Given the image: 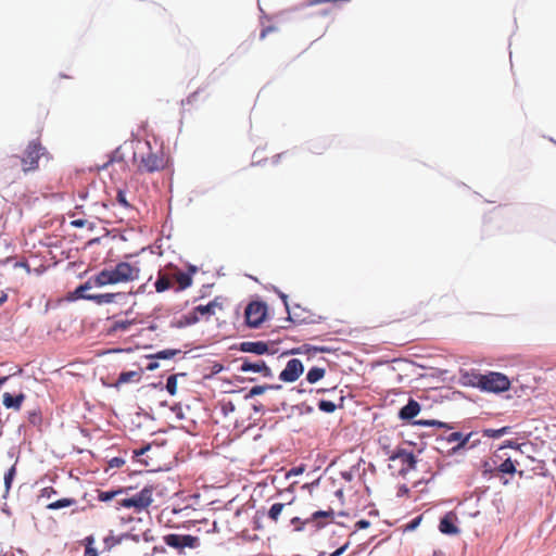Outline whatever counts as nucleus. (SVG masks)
<instances>
[{
    "label": "nucleus",
    "instance_id": "1",
    "mask_svg": "<svg viewBox=\"0 0 556 556\" xmlns=\"http://www.w3.org/2000/svg\"><path fill=\"white\" fill-rule=\"evenodd\" d=\"M472 386L480 388L483 391L500 393L509 389V379L501 372L491 371L486 375H475Z\"/></svg>",
    "mask_w": 556,
    "mask_h": 556
},
{
    "label": "nucleus",
    "instance_id": "2",
    "mask_svg": "<svg viewBox=\"0 0 556 556\" xmlns=\"http://www.w3.org/2000/svg\"><path fill=\"white\" fill-rule=\"evenodd\" d=\"M152 493L153 490L151 486H144L140 492H138L134 496L124 498L121 502V506L125 508H136L139 511L146 509L151 505L153 501Z\"/></svg>",
    "mask_w": 556,
    "mask_h": 556
},
{
    "label": "nucleus",
    "instance_id": "3",
    "mask_svg": "<svg viewBox=\"0 0 556 556\" xmlns=\"http://www.w3.org/2000/svg\"><path fill=\"white\" fill-rule=\"evenodd\" d=\"M45 148L36 141L28 143L24 156L22 157L23 170L25 173L38 167V160L43 155Z\"/></svg>",
    "mask_w": 556,
    "mask_h": 556
},
{
    "label": "nucleus",
    "instance_id": "4",
    "mask_svg": "<svg viewBox=\"0 0 556 556\" xmlns=\"http://www.w3.org/2000/svg\"><path fill=\"white\" fill-rule=\"evenodd\" d=\"M267 313V306L263 302H251L244 312L245 320L249 327L258 328L264 321Z\"/></svg>",
    "mask_w": 556,
    "mask_h": 556
},
{
    "label": "nucleus",
    "instance_id": "5",
    "mask_svg": "<svg viewBox=\"0 0 556 556\" xmlns=\"http://www.w3.org/2000/svg\"><path fill=\"white\" fill-rule=\"evenodd\" d=\"M111 270L114 278L113 280H115L116 283L134 281L139 278L140 273L138 267L132 266L127 262H119L111 268Z\"/></svg>",
    "mask_w": 556,
    "mask_h": 556
},
{
    "label": "nucleus",
    "instance_id": "6",
    "mask_svg": "<svg viewBox=\"0 0 556 556\" xmlns=\"http://www.w3.org/2000/svg\"><path fill=\"white\" fill-rule=\"evenodd\" d=\"M304 372L303 363L299 358H291L279 374V380L286 383L296 381Z\"/></svg>",
    "mask_w": 556,
    "mask_h": 556
},
{
    "label": "nucleus",
    "instance_id": "7",
    "mask_svg": "<svg viewBox=\"0 0 556 556\" xmlns=\"http://www.w3.org/2000/svg\"><path fill=\"white\" fill-rule=\"evenodd\" d=\"M389 459H401V462L406 466L400 470V475L403 477L406 476L409 470H414L417 465V458L414 453L405 448H397L390 455Z\"/></svg>",
    "mask_w": 556,
    "mask_h": 556
},
{
    "label": "nucleus",
    "instance_id": "8",
    "mask_svg": "<svg viewBox=\"0 0 556 556\" xmlns=\"http://www.w3.org/2000/svg\"><path fill=\"white\" fill-rule=\"evenodd\" d=\"M238 350L243 353H251L255 355L269 354V346L264 341H243L238 345Z\"/></svg>",
    "mask_w": 556,
    "mask_h": 556
},
{
    "label": "nucleus",
    "instance_id": "9",
    "mask_svg": "<svg viewBox=\"0 0 556 556\" xmlns=\"http://www.w3.org/2000/svg\"><path fill=\"white\" fill-rule=\"evenodd\" d=\"M333 516V510H317L312 514V516L302 522V527H298L296 531H303L305 529V526L312 525L315 527L316 530L321 529L325 523L320 522L319 519L321 518H329Z\"/></svg>",
    "mask_w": 556,
    "mask_h": 556
},
{
    "label": "nucleus",
    "instance_id": "10",
    "mask_svg": "<svg viewBox=\"0 0 556 556\" xmlns=\"http://www.w3.org/2000/svg\"><path fill=\"white\" fill-rule=\"evenodd\" d=\"M457 519L456 515L453 511L445 514L439 525V530L443 534L455 535L459 533V529L454 525V521Z\"/></svg>",
    "mask_w": 556,
    "mask_h": 556
},
{
    "label": "nucleus",
    "instance_id": "11",
    "mask_svg": "<svg viewBox=\"0 0 556 556\" xmlns=\"http://www.w3.org/2000/svg\"><path fill=\"white\" fill-rule=\"evenodd\" d=\"M163 159L153 152L141 156V165L149 173L156 172L163 167Z\"/></svg>",
    "mask_w": 556,
    "mask_h": 556
},
{
    "label": "nucleus",
    "instance_id": "12",
    "mask_svg": "<svg viewBox=\"0 0 556 556\" xmlns=\"http://www.w3.org/2000/svg\"><path fill=\"white\" fill-rule=\"evenodd\" d=\"M420 412V405L414 399H409L399 412V418L402 420H410L416 417Z\"/></svg>",
    "mask_w": 556,
    "mask_h": 556
},
{
    "label": "nucleus",
    "instance_id": "13",
    "mask_svg": "<svg viewBox=\"0 0 556 556\" xmlns=\"http://www.w3.org/2000/svg\"><path fill=\"white\" fill-rule=\"evenodd\" d=\"M126 295L124 293H103V294H93L87 296L89 301L97 303L98 305L109 304L116 302L117 299H123Z\"/></svg>",
    "mask_w": 556,
    "mask_h": 556
},
{
    "label": "nucleus",
    "instance_id": "14",
    "mask_svg": "<svg viewBox=\"0 0 556 556\" xmlns=\"http://www.w3.org/2000/svg\"><path fill=\"white\" fill-rule=\"evenodd\" d=\"M25 400L24 393H18L16 395H12L9 392L3 394V405L7 408L18 410Z\"/></svg>",
    "mask_w": 556,
    "mask_h": 556
},
{
    "label": "nucleus",
    "instance_id": "15",
    "mask_svg": "<svg viewBox=\"0 0 556 556\" xmlns=\"http://www.w3.org/2000/svg\"><path fill=\"white\" fill-rule=\"evenodd\" d=\"M96 287H104L106 285H115V280H113V274L111 268H104L100 273H98L94 277H92Z\"/></svg>",
    "mask_w": 556,
    "mask_h": 556
},
{
    "label": "nucleus",
    "instance_id": "16",
    "mask_svg": "<svg viewBox=\"0 0 556 556\" xmlns=\"http://www.w3.org/2000/svg\"><path fill=\"white\" fill-rule=\"evenodd\" d=\"M238 362H240L238 370L241 372H260L264 363V361L251 362L249 357H240Z\"/></svg>",
    "mask_w": 556,
    "mask_h": 556
},
{
    "label": "nucleus",
    "instance_id": "17",
    "mask_svg": "<svg viewBox=\"0 0 556 556\" xmlns=\"http://www.w3.org/2000/svg\"><path fill=\"white\" fill-rule=\"evenodd\" d=\"M93 287H96V286H94L92 277H91L85 283H81L75 288V290L73 292V296L75 299L88 300L87 296L92 295V293H87V291L92 289Z\"/></svg>",
    "mask_w": 556,
    "mask_h": 556
},
{
    "label": "nucleus",
    "instance_id": "18",
    "mask_svg": "<svg viewBox=\"0 0 556 556\" xmlns=\"http://www.w3.org/2000/svg\"><path fill=\"white\" fill-rule=\"evenodd\" d=\"M141 378V374L139 371H122L117 378V381L115 383L116 387L128 383L130 381H139Z\"/></svg>",
    "mask_w": 556,
    "mask_h": 556
},
{
    "label": "nucleus",
    "instance_id": "19",
    "mask_svg": "<svg viewBox=\"0 0 556 556\" xmlns=\"http://www.w3.org/2000/svg\"><path fill=\"white\" fill-rule=\"evenodd\" d=\"M180 353H181V351L178 349H166V350L159 351L154 354L148 355L147 358H149V359H170Z\"/></svg>",
    "mask_w": 556,
    "mask_h": 556
},
{
    "label": "nucleus",
    "instance_id": "20",
    "mask_svg": "<svg viewBox=\"0 0 556 556\" xmlns=\"http://www.w3.org/2000/svg\"><path fill=\"white\" fill-rule=\"evenodd\" d=\"M175 279L178 283V291L185 290L189 288L192 285V277L190 274H187L185 271H178L175 275Z\"/></svg>",
    "mask_w": 556,
    "mask_h": 556
},
{
    "label": "nucleus",
    "instance_id": "21",
    "mask_svg": "<svg viewBox=\"0 0 556 556\" xmlns=\"http://www.w3.org/2000/svg\"><path fill=\"white\" fill-rule=\"evenodd\" d=\"M326 370L321 367H312L306 374V381L309 383H316L324 378Z\"/></svg>",
    "mask_w": 556,
    "mask_h": 556
},
{
    "label": "nucleus",
    "instance_id": "22",
    "mask_svg": "<svg viewBox=\"0 0 556 556\" xmlns=\"http://www.w3.org/2000/svg\"><path fill=\"white\" fill-rule=\"evenodd\" d=\"M198 320H199V318H198L197 314L193 312L191 314L184 316L181 319H179L177 321H173L170 324V326L174 328H184L186 326L195 324Z\"/></svg>",
    "mask_w": 556,
    "mask_h": 556
},
{
    "label": "nucleus",
    "instance_id": "23",
    "mask_svg": "<svg viewBox=\"0 0 556 556\" xmlns=\"http://www.w3.org/2000/svg\"><path fill=\"white\" fill-rule=\"evenodd\" d=\"M76 501L74 498H61L49 503L46 507L49 510H58L74 505Z\"/></svg>",
    "mask_w": 556,
    "mask_h": 556
},
{
    "label": "nucleus",
    "instance_id": "24",
    "mask_svg": "<svg viewBox=\"0 0 556 556\" xmlns=\"http://www.w3.org/2000/svg\"><path fill=\"white\" fill-rule=\"evenodd\" d=\"M510 431H511V428L508 426L502 427L500 429H484L483 435L488 437V438H492V439H498L505 434L510 433Z\"/></svg>",
    "mask_w": 556,
    "mask_h": 556
},
{
    "label": "nucleus",
    "instance_id": "25",
    "mask_svg": "<svg viewBox=\"0 0 556 556\" xmlns=\"http://www.w3.org/2000/svg\"><path fill=\"white\" fill-rule=\"evenodd\" d=\"M185 377L186 372L174 374L167 377L165 389L170 395H175L177 392V378Z\"/></svg>",
    "mask_w": 556,
    "mask_h": 556
},
{
    "label": "nucleus",
    "instance_id": "26",
    "mask_svg": "<svg viewBox=\"0 0 556 556\" xmlns=\"http://www.w3.org/2000/svg\"><path fill=\"white\" fill-rule=\"evenodd\" d=\"M219 304L217 300H214L206 305H199L194 308V313H199L201 315H213L215 314V308L218 307Z\"/></svg>",
    "mask_w": 556,
    "mask_h": 556
},
{
    "label": "nucleus",
    "instance_id": "27",
    "mask_svg": "<svg viewBox=\"0 0 556 556\" xmlns=\"http://www.w3.org/2000/svg\"><path fill=\"white\" fill-rule=\"evenodd\" d=\"M166 545L181 549V534L170 533L164 536Z\"/></svg>",
    "mask_w": 556,
    "mask_h": 556
},
{
    "label": "nucleus",
    "instance_id": "28",
    "mask_svg": "<svg viewBox=\"0 0 556 556\" xmlns=\"http://www.w3.org/2000/svg\"><path fill=\"white\" fill-rule=\"evenodd\" d=\"M170 286L172 285H170V281L168 280V278H166L165 276H163L161 274L159 275V277L154 283L155 290L159 293L167 291L170 288Z\"/></svg>",
    "mask_w": 556,
    "mask_h": 556
},
{
    "label": "nucleus",
    "instance_id": "29",
    "mask_svg": "<svg viewBox=\"0 0 556 556\" xmlns=\"http://www.w3.org/2000/svg\"><path fill=\"white\" fill-rule=\"evenodd\" d=\"M469 438H470V434H467L466 437H464L463 433H460V432H452L447 437V441L448 442L459 441V443L457 445V448H459V447H463V446H465L467 444V442L469 441Z\"/></svg>",
    "mask_w": 556,
    "mask_h": 556
},
{
    "label": "nucleus",
    "instance_id": "30",
    "mask_svg": "<svg viewBox=\"0 0 556 556\" xmlns=\"http://www.w3.org/2000/svg\"><path fill=\"white\" fill-rule=\"evenodd\" d=\"M199 545V539L190 534H181V548H195Z\"/></svg>",
    "mask_w": 556,
    "mask_h": 556
},
{
    "label": "nucleus",
    "instance_id": "31",
    "mask_svg": "<svg viewBox=\"0 0 556 556\" xmlns=\"http://www.w3.org/2000/svg\"><path fill=\"white\" fill-rule=\"evenodd\" d=\"M301 350L303 352H311V350H314V353H328L330 352V349L327 348V346H315V345H309V344H304L302 345ZM300 349L298 350H292V354H295V353H300Z\"/></svg>",
    "mask_w": 556,
    "mask_h": 556
},
{
    "label": "nucleus",
    "instance_id": "32",
    "mask_svg": "<svg viewBox=\"0 0 556 556\" xmlns=\"http://www.w3.org/2000/svg\"><path fill=\"white\" fill-rule=\"evenodd\" d=\"M134 320H116L111 329L110 333L118 332V331H126L130 325H132Z\"/></svg>",
    "mask_w": 556,
    "mask_h": 556
},
{
    "label": "nucleus",
    "instance_id": "33",
    "mask_svg": "<svg viewBox=\"0 0 556 556\" xmlns=\"http://www.w3.org/2000/svg\"><path fill=\"white\" fill-rule=\"evenodd\" d=\"M288 316L286 318L287 321H290L292 324H308L309 321L306 320V318L302 317V314L296 313L295 311H286Z\"/></svg>",
    "mask_w": 556,
    "mask_h": 556
},
{
    "label": "nucleus",
    "instance_id": "34",
    "mask_svg": "<svg viewBox=\"0 0 556 556\" xmlns=\"http://www.w3.org/2000/svg\"><path fill=\"white\" fill-rule=\"evenodd\" d=\"M285 507V504L282 503H275L270 506L269 510H268V517L274 520V521H277L282 509Z\"/></svg>",
    "mask_w": 556,
    "mask_h": 556
},
{
    "label": "nucleus",
    "instance_id": "35",
    "mask_svg": "<svg viewBox=\"0 0 556 556\" xmlns=\"http://www.w3.org/2000/svg\"><path fill=\"white\" fill-rule=\"evenodd\" d=\"M498 470L502 473L513 475L516 472V467L513 460L508 457L500 465Z\"/></svg>",
    "mask_w": 556,
    "mask_h": 556
},
{
    "label": "nucleus",
    "instance_id": "36",
    "mask_svg": "<svg viewBox=\"0 0 556 556\" xmlns=\"http://www.w3.org/2000/svg\"><path fill=\"white\" fill-rule=\"evenodd\" d=\"M317 405L319 410L328 414H331L337 409V405L332 401L328 400H320Z\"/></svg>",
    "mask_w": 556,
    "mask_h": 556
},
{
    "label": "nucleus",
    "instance_id": "37",
    "mask_svg": "<svg viewBox=\"0 0 556 556\" xmlns=\"http://www.w3.org/2000/svg\"><path fill=\"white\" fill-rule=\"evenodd\" d=\"M267 390H268V387H266L265 384H263V386H254L253 388L250 389V391L244 396V399L249 400V399H252L254 396L262 395Z\"/></svg>",
    "mask_w": 556,
    "mask_h": 556
},
{
    "label": "nucleus",
    "instance_id": "38",
    "mask_svg": "<svg viewBox=\"0 0 556 556\" xmlns=\"http://www.w3.org/2000/svg\"><path fill=\"white\" fill-rule=\"evenodd\" d=\"M15 473H16V468L15 466H12L8 471L7 473L4 475V486H5V492L8 493L11 489V485H12V482H13V479L15 477Z\"/></svg>",
    "mask_w": 556,
    "mask_h": 556
},
{
    "label": "nucleus",
    "instance_id": "39",
    "mask_svg": "<svg viewBox=\"0 0 556 556\" xmlns=\"http://www.w3.org/2000/svg\"><path fill=\"white\" fill-rule=\"evenodd\" d=\"M123 490L119 489V490H116V491H103V492H100L99 494V500L101 502H110L112 501L117 494L122 493Z\"/></svg>",
    "mask_w": 556,
    "mask_h": 556
},
{
    "label": "nucleus",
    "instance_id": "40",
    "mask_svg": "<svg viewBox=\"0 0 556 556\" xmlns=\"http://www.w3.org/2000/svg\"><path fill=\"white\" fill-rule=\"evenodd\" d=\"M414 425H417V426H437V427H446V425L442 421H439V420H433V419H420V420H416L414 422Z\"/></svg>",
    "mask_w": 556,
    "mask_h": 556
},
{
    "label": "nucleus",
    "instance_id": "41",
    "mask_svg": "<svg viewBox=\"0 0 556 556\" xmlns=\"http://www.w3.org/2000/svg\"><path fill=\"white\" fill-rule=\"evenodd\" d=\"M116 200L125 208H130L131 207V205L129 204V202L126 199V193H125L124 190L118 189L117 195H116Z\"/></svg>",
    "mask_w": 556,
    "mask_h": 556
},
{
    "label": "nucleus",
    "instance_id": "42",
    "mask_svg": "<svg viewBox=\"0 0 556 556\" xmlns=\"http://www.w3.org/2000/svg\"><path fill=\"white\" fill-rule=\"evenodd\" d=\"M294 409L299 410L300 414H312L314 412L313 406L307 405L305 403L298 404L293 406Z\"/></svg>",
    "mask_w": 556,
    "mask_h": 556
},
{
    "label": "nucleus",
    "instance_id": "43",
    "mask_svg": "<svg viewBox=\"0 0 556 556\" xmlns=\"http://www.w3.org/2000/svg\"><path fill=\"white\" fill-rule=\"evenodd\" d=\"M54 494L56 491L52 486H47L41 490L39 498H51Z\"/></svg>",
    "mask_w": 556,
    "mask_h": 556
},
{
    "label": "nucleus",
    "instance_id": "44",
    "mask_svg": "<svg viewBox=\"0 0 556 556\" xmlns=\"http://www.w3.org/2000/svg\"><path fill=\"white\" fill-rule=\"evenodd\" d=\"M125 464V459L122 457H113L109 460L110 468H119Z\"/></svg>",
    "mask_w": 556,
    "mask_h": 556
},
{
    "label": "nucleus",
    "instance_id": "45",
    "mask_svg": "<svg viewBox=\"0 0 556 556\" xmlns=\"http://www.w3.org/2000/svg\"><path fill=\"white\" fill-rule=\"evenodd\" d=\"M172 412L176 415L178 419H185V414L182 412L181 404L176 403L170 407Z\"/></svg>",
    "mask_w": 556,
    "mask_h": 556
},
{
    "label": "nucleus",
    "instance_id": "46",
    "mask_svg": "<svg viewBox=\"0 0 556 556\" xmlns=\"http://www.w3.org/2000/svg\"><path fill=\"white\" fill-rule=\"evenodd\" d=\"M420 521H421V517H420V516H419V517L414 518L413 520H410V521L405 526V530H407V531H413V530H415V529L419 526Z\"/></svg>",
    "mask_w": 556,
    "mask_h": 556
},
{
    "label": "nucleus",
    "instance_id": "47",
    "mask_svg": "<svg viewBox=\"0 0 556 556\" xmlns=\"http://www.w3.org/2000/svg\"><path fill=\"white\" fill-rule=\"evenodd\" d=\"M260 372H261V374L263 375V377H265V378H273V376H274V374H273L271 369L266 365V363H265V362L263 363V366H262V368H261V371H260Z\"/></svg>",
    "mask_w": 556,
    "mask_h": 556
},
{
    "label": "nucleus",
    "instance_id": "48",
    "mask_svg": "<svg viewBox=\"0 0 556 556\" xmlns=\"http://www.w3.org/2000/svg\"><path fill=\"white\" fill-rule=\"evenodd\" d=\"M275 292L279 295V298L283 302L286 311H289V306L290 305H289V302H288V295L286 293L281 292L280 290H278L277 288H275Z\"/></svg>",
    "mask_w": 556,
    "mask_h": 556
},
{
    "label": "nucleus",
    "instance_id": "49",
    "mask_svg": "<svg viewBox=\"0 0 556 556\" xmlns=\"http://www.w3.org/2000/svg\"><path fill=\"white\" fill-rule=\"evenodd\" d=\"M160 367V364L157 359H150V362L147 364L146 369L148 371H154Z\"/></svg>",
    "mask_w": 556,
    "mask_h": 556
},
{
    "label": "nucleus",
    "instance_id": "50",
    "mask_svg": "<svg viewBox=\"0 0 556 556\" xmlns=\"http://www.w3.org/2000/svg\"><path fill=\"white\" fill-rule=\"evenodd\" d=\"M369 526H370V522H369L368 520H366V519H361V520H358V521L355 523V528H356L357 530L367 529V528H369Z\"/></svg>",
    "mask_w": 556,
    "mask_h": 556
},
{
    "label": "nucleus",
    "instance_id": "51",
    "mask_svg": "<svg viewBox=\"0 0 556 556\" xmlns=\"http://www.w3.org/2000/svg\"><path fill=\"white\" fill-rule=\"evenodd\" d=\"M94 536L93 535H88L86 536L81 543L85 545V548L86 547H93V544H94Z\"/></svg>",
    "mask_w": 556,
    "mask_h": 556
},
{
    "label": "nucleus",
    "instance_id": "52",
    "mask_svg": "<svg viewBox=\"0 0 556 556\" xmlns=\"http://www.w3.org/2000/svg\"><path fill=\"white\" fill-rule=\"evenodd\" d=\"M150 447H151L150 444H146L143 447H141L139 450H135L134 451L135 457H139V456L146 454L150 450Z\"/></svg>",
    "mask_w": 556,
    "mask_h": 556
},
{
    "label": "nucleus",
    "instance_id": "53",
    "mask_svg": "<svg viewBox=\"0 0 556 556\" xmlns=\"http://www.w3.org/2000/svg\"><path fill=\"white\" fill-rule=\"evenodd\" d=\"M348 547L349 543H345L344 545L336 549L333 553H331L329 556H341L346 551Z\"/></svg>",
    "mask_w": 556,
    "mask_h": 556
},
{
    "label": "nucleus",
    "instance_id": "54",
    "mask_svg": "<svg viewBox=\"0 0 556 556\" xmlns=\"http://www.w3.org/2000/svg\"><path fill=\"white\" fill-rule=\"evenodd\" d=\"M87 220L86 219H74L71 222V225L75 228H81L86 225Z\"/></svg>",
    "mask_w": 556,
    "mask_h": 556
},
{
    "label": "nucleus",
    "instance_id": "55",
    "mask_svg": "<svg viewBox=\"0 0 556 556\" xmlns=\"http://www.w3.org/2000/svg\"><path fill=\"white\" fill-rule=\"evenodd\" d=\"M303 471H304V468H303L302 466H300V467H293V468L289 471L288 476H299V475H301Z\"/></svg>",
    "mask_w": 556,
    "mask_h": 556
},
{
    "label": "nucleus",
    "instance_id": "56",
    "mask_svg": "<svg viewBox=\"0 0 556 556\" xmlns=\"http://www.w3.org/2000/svg\"><path fill=\"white\" fill-rule=\"evenodd\" d=\"M504 447H510V448H520V445L518 443H516L515 441H506L502 446L501 448H504Z\"/></svg>",
    "mask_w": 556,
    "mask_h": 556
},
{
    "label": "nucleus",
    "instance_id": "57",
    "mask_svg": "<svg viewBox=\"0 0 556 556\" xmlns=\"http://www.w3.org/2000/svg\"><path fill=\"white\" fill-rule=\"evenodd\" d=\"M98 551L94 547H86L84 556H98Z\"/></svg>",
    "mask_w": 556,
    "mask_h": 556
},
{
    "label": "nucleus",
    "instance_id": "58",
    "mask_svg": "<svg viewBox=\"0 0 556 556\" xmlns=\"http://www.w3.org/2000/svg\"><path fill=\"white\" fill-rule=\"evenodd\" d=\"M409 493V489L403 484L399 488V492H397V495L399 496H404V495H407Z\"/></svg>",
    "mask_w": 556,
    "mask_h": 556
},
{
    "label": "nucleus",
    "instance_id": "59",
    "mask_svg": "<svg viewBox=\"0 0 556 556\" xmlns=\"http://www.w3.org/2000/svg\"><path fill=\"white\" fill-rule=\"evenodd\" d=\"M40 419L39 415L36 412L29 413V421L31 424H37V421Z\"/></svg>",
    "mask_w": 556,
    "mask_h": 556
},
{
    "label": "nucleus",
    "instance_id": "60",
    "mask_svg": "<svg viewBox=\"0 0 556 556\" xmlns=\"http://www.w3.org/2000/svg\"><path fill=\"white\" fill-rule=\"evenodd\" d=\"M302 522H304V520H302L300 517H293L291 519V523L295 526V529L298 527H302Z\"/></svg>",
    "mask_w": 556,
    "mask_h": 556
},
{
    "label": "nucleus",
    "instance_id": "61",
    "mask_svg": "<svg viewBox=\"0 0 556 556\" xmlns=\"http://www.w3.org/2000/svg\"><path fill=\"white\" fill-rule=\"evenodd\" d=\"M273 30H274V27H271V26H268V27L264 28L261 31V35H260L261 39H264L267 36V34L273 31Z\"/></svg>",
    "mask_w": 556,
    "mask_h": 556
},
{
    "label": "nucleus",
    "instance_id": "62",
    "mask_svg": "<svg viewBox=\"0 0 556 556\" xmlns=\"http://www.w3.org/2000/svg\"><path fill=\"white\" fill-rule=\"evenodd\" d=\"M341 476H342V478H343L344 480H346V481H351V480H352V478H353L352 473H351V472H348V471L342 472V473H341Z\"/></svg>",
    "mask_w": 556,
    "mask_h": 556
},
{
    "label": "nucleus",
    "instance_id": "63",
    "mask_svg": "<svg viewBox=\"0 0 556 556\" xmlns=\"http://www.w3.org/2000/svg\"><path fill=\"white\" fill-rule=\"evenodd\" d=\"M224 409H225V412H228V410H229V412H233V410H235V405H233L231 402H229V403H227V404L224 406Z\"/></svg>",
    "mask_w": 556,
    "mask_h": 556
},
{
    "label": "nucleus",
    "instance_id": "64",
    "mask_svg": "<svg viewBox=\"0 0 556 556\" xmlns=\"http://www.w3.org/2000/svg\"><path fill=\"white\" fill-rule=\"evenodd\" d=\"M197 270H198L197 266H194V265H189V266H188V271H187V274H190V275L192 276L193 274H195V273H197Z\"/></svg>",
    "mask_w": 556,
    "mask_h": 556
}]
</instances>
